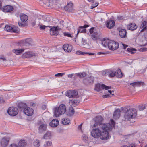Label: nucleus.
Wrapping results in <instances>:
<instances>
[{"mask_svg":"<svg viewBox=\"0 0 147 147\" xmlns=\"http://www.w3.org/2000/svg\"><path fill=\"white\" fill-rule=\"evenodd\" d=\"M100 127L103 130L102 132H101L100 138L105 140L109 139L110 137L109 132L112 129V126L109 123H106L100 125Z\"/></svg>","mask_w":147,"mask_h":147,"instance_id":"1","label":"nucleus"},{"mask_svg":"<svg viewBox=\"0 0 147 147\" xmlns=\"http://www.w3.org/2000/svg\"><path fill=\"white\" fill-rule=\"evenodd\" d=\"M123 110L124 113L125 121H129L131 119L134 118L137 115V112L135 109H130L129 107H125L123 108Z\"/></svg>","mask_w":147,"mask_h":147,"instance_id":"2","label":"nucleus"},{"mask_svg":"<svg viewBox=\"0 0 147 147\" xmlns=\"http://www.w3.org/2000/svg\"><path fill=\"white\" fill-rule=\"evenodd\" d=\"M64 21H61L59 23V24L60 25L59 26H57L56 27H52L50 26L49 25L48 26H49V30L50 31V34L51 35H57L59 34V31L61 30V28H63L64 26L63 23Z\"/></svg>","mask_w":147,"mask_h":147,"instance_id":"3","label":"nucleus"},{"mask_svg":"<svg viewBox=\"0 0 147 147\" xmlns=\"http://www.w3.org/2000/svg\"><path fill=\"white\" fill-rule=\"evenodd\" d=\"M66 107L63 104H61L58 107L55 108L54 109V114L56 117H58L60 115L64 114L65 112Z\"/></svg>","mask_w":147,"mask_h":147,"instance_id":"4","label":"nucleus"},{"mask_svg":"<svg viewBox=\"0 0 147 147\" xmlns=\"http://www.w3.org/2000/svg\"><path fill=\"white\" fill-rule=\"evenodd\" d=\"M119 47V43L113 40H110L108 44V47L109 49L114 50L117 49Z\"/></svg>","mask_w":147,"mask_h":147,"instance_id":"5","label":"nucleus"},{"mask_svg":"<svg viewBox=\"0 0 147 147\" xmlns=\"http://www.w3.org/2000/svg\"><path fill=\"white\" fill-rule=\"evenodd\" d=\"M49 5L53 8L56 9H61L62 8L59 1L57 0H50L49 2Z\"/></svg>","mask_w":147,"mask_h":147,"instance_id":"6","label":"nucleus"},{"mask_svg":"<svg viewBox=\"0 0 147 147\" xmlns=\"http://www.w3.org/2000/svg\"><path fill=\"white\" fill-rule=\"evenodd\" d=\"M111 87H109L102 84L100 85L99 83H98L95 85L94 89L97 92H100L101 90L102 89H105L107 90L110 89Z\"/></svg>","mask_w":147,"mask_h":147,"instance_id":"7","label":"nucleus"},{"mask_svg":"<svg viewBox=\"0 0 147 147\" xmlns=\"http://www.w3.org/2000/svg\"><path fill=\"white\" fill-rule=\"evenodd\" d=\"M10 140V138L8 137H5L2 138L0 141V144L2 147H6Z\"/></svg>","mask_w":147,"mask_h":147,"instance_id":"8","label":"nucleus"},{"mask_svg":"<svg viewBox=\"0 0 147 147\" xmlns=\"http://www.w3.org/2000/svg\"><path fill=\"white\" fill-rule=\"evenodd\" d=\"M18 112L17 108L13 107L9 108L7 111L8 114L12 116H15L18 113Z\"/></svg>","mask_w":147,"mask_h":147,"instance_id":"9","label":"nucleus"},{"mask_svg":"<svg viewBox=\"0 0 147 147\" xmlns=\"http://www.w3.org/2000/svg\"><path fill=\"white\" fill-rule=\"evenodd\" d=\"M101 131L98 128L93 129L91 132L92 136L96 138L100 137Z\"/></svg>","mask_w":147,"mask_h":147,"instance_id":"10","label":"nucleus"},{"mask_svg":"<svg viewBox=\"0 0 147 147\" xmlns=\"http://www.w3.org/2000/svg\"><path fill=\"white\" fill-rule=\"evenodd\" d=\"M78 92L74 90H71L67 91L66 94V95L69 98H75L77 97Z\"/></svg>","mask_w":147,"mask_h":147,"instance_id":"11","label":"nucleus"},{"mask_svg":"<svg viewBox=\"0 0 147 147\" xmlns=\"http://www.w3.org/2000/svg\"><path fill=\"white\" fill-rule=\"evenodd\" d=\"M102 120L103 118L101 116H96L94 119V120L95 122V124L94 125V127H95L96 125L97 126L98 125L100 127V125L103 124H101V123Z\"/></svg>","mask_w":147,"mask_h":147,"instance_id":"12","label":"nucleus"},{"mask_svg":"<svg viewBox=\"0 0 147 147\" xmlns=\"http://www.w3.org/2000/svg\"><path fill=\"white\" fill-rule=\"evenodd\" d=\"M64 8L65 11L69 12H73L74 11L73 4L71 2L68 3L66 6L64 7Z\"/></svg>","mask_w":147,"mask_h":147,"instance_id":"13","label":"nucleus"},{"mask_svg":"<svg viewBox=\"0 0 147 147\" xmlns=\"http://www.w3.org/2000/svg\"><path fill=\"white\" fill-rule=\"evenodd\" d=\"M36 55V54L32 52H25L23 54L22 56V57L23 59L26 58H29L35 56Z\"/></svg>","mask_w":147,"mask_h":147,"instance_id":"14","label":"nucleus"},{"mask_svg":"<svg viewBox=\"0 0 147 147\" xmlns=\"http://www.w3.org/2000/svg\"><path fill=\"white\" fill-rule=\"evenodd\" d=\"M24 112L26 115L30 116L33 115L34 113V111L32 108L27 107L24 109Z\"/></svg>","mask_w":147,"mask_h":147,"instance_id":"15","label":"nucleus"},{"mask_svg":"<svg viewBox=\"0 0 147 147\" xmlns=\"http://www.w3.org/2000/svg\"><path fill=\"white\" fill-rule=\"evenodd\" d=\"M13 7L10 5H7L3 7L2 11L6 13L10 12L13 10Z\"/></svg>","mask_w":147,"mask_h":147,"instance_id":"16","label":"nucleus"},{"mask_svg":"<svg viewBox=\"0 0 147 147\" xmlns=\"http://www.w3.org/2000/svg\"><path fill=\"white\" fill-rule=\"evenodd\" d=\"M115 24V22L112 20L107 21L105 23L106 26L109 29L113 28Z\"/></svg>","mask_w":147,"mask_h":147,"instance_id":"17","label":"nucleus"},{"mask_svg":"<svg viewBox=\"0 0 147 147\" xmlns=\"http://www.w3.org/2000/svg\"><path fill=\"white\" fill-rule=\"evenodd\" d=\"M47 129V125L45 124H42L40 125L39 126L38 130V132L40 133H42L45 131Z\"/></svg>","mask_w":147,"mask_h":147,"instance_id":"18","label":"nucleus"},{"mask_svg":"<svg viewBox=\"0 0 147 147\" xmlns=\"http://www.w3.org/2000/svg\"><path fill=\"white\" fill-rule=\"evenodd\" d=\"M63 48L65 52H69L72 50V47L70 45L65 44L63 46Z\"/></svg>","mask_w":147,"mask_h":147,"instance_id":"19","label":"nucleus"},{"mask_svg":"<svg viewBox=\"0 0 147 147\" xmlns=\"http://www.w3.org/2000/svg\"><path fill=\"white\" fill-rule=\"evenodd\" d=\"M59 124V121L57 119L53 120L50 123V125L52 127H55L58 126Z\"/></svg>","mask_w":147,"mask_h":147,"instance_id":"20","label":"nucleus"},{"mask_svg":"<svg viewBox=\"0 0 147 147\" xmlns=\"http://www.w3.org/2000/svg\"><path fill=\"white\" fill-rule=\"evenodd\" d=\"M121 111L120 109H117L114 112L113 115L114 118L115 119H119L120 116Z\"/></svg>","mask_w":147,"mask_h":147,"instance_id":"21","label":"nucleus"},{"mask_svg":"<svg viewBox=\"0 0 147 147\" xmlns=\"http://www.w3.org/2000/svg\"><path fill=\"white\" fill-rule=\"evenodd\" d=\"M27 145V142L23 139L19 141L18 144L19 147H25Z\"/></svg>","mask_w":147,"mask_h":147,"instance_id":"22","label":"nucleus"},{"mask_svg":"<svg viewBox=\"0 0 147 147\" xmlns=\"http://www.w3.org/2000/svg\"><path fill=\"white\" fill-rule=\"evenodd\" d=\"M127 32L126 30L124 29H121L119 32V34L122 38H125L126 37Z\"/></svg>","mask_w":147,"mask_h":147,"instance_id":"23","label":"nucleus"},{"mask_svg":"<svg viewBox=\"0 0 147 147\" xmlns=\"http://www.w3.org/2000/svg\"><path fill=\"white\" fill-rule=\"evenodd\" d=\"M26 48H23V49H13L12 50L13 52L14 53L17 55H20L22 52L24 51V50Z\"/></svg>","mask_w":147,"mask_h":147,"instance_id":"24","label":"nucleus"},{"mask_svg":"<svg viewBox=\"0 0 147 147\" xmlns=\"http://www.w3.org/2000/svg\"><path fill=\"white\" fill-rule=\"evenodd\" d=\"M62 123L65 125H69L70 123V120L68 118H64L61 120Z\"/></svg>","mask_w":147,"mask_h":147,"instance_id":"25","label":"nucleus"},{"mask_svg":"<svg viewBox=\"0 0 147 147\" xmlns=\"http://www.w3.org/2000/svg\"><path fill=\"white\" fill-rule=\"evenodd\" d=\"M116 75L115 71L112 70H107V75L110 78H112L115 76Z\"/></svg>","mask_w":147,"mask_h":147,"instance_id":"26","label":"nucleus"},{"mask_svg":"<svg viewBox=\"0 0 147 147\" xmlns=\"http://www.w3.org/2000/svg\"><path fill=\"white\" fill-rule=\"evenodd\" d=\"M128 27L129 30H134L136 29L137 26L134 23H131L128 26Z\"/></svg>","mask_w":147,"mask_h":147,"instance_id":"27","label":"nucleus"},{"mask_svg":"<svg viewBox=\"0 0 147 147\" xmlns=\"http://www.w3.org/2000/svg\"><path fill=\"white\" fill-rule=\"evenodd\" d=\"M20 18L21 21L24 22H26L28 19V16L24 14H21L20 16Z\"/></svg>","mask_w":147,"mask_h":147,"instance_id":"28","label":"nucleus"},{"mask_svg":"<svg viewBox=\"0 0 147 147\" xmlns=\"http://www.w3.org/2000/svg\"><path fill=\"white\" fill-rule=\"evenodd\" d=\"M91 37L92 39L94 40H97L99 37V34L97 32H94L93 34H91Z\"/></svg>","mask_w":147,"mask_h":147,"instance_id":"29","label":"nucleus"},{"mask_svg":"<svg viewBox=\"0 0 147 147\" xmlns=\"http://www.w3.org/2000/svg\"><path fill=\"white\" fill-rule=\"evenodd\" d=\"M146 34H147V28L146 27H145L141 30L139 33V35L143 36Z\"/></svg>","mask_w":147,"mask_h":147,"instance_id":"30","label":"nucleus"},{"mask_svg":"<svg viewBox=\"0 0 147 147\" xmlns=\"http://www.w3.org/2000/svg\"><path fill=\"white\" fill-rule=\"evenodd\" d=\"M51 136V132L50 131H47L43 136V138H42L44 139H50Z\"/></svg>","mask_w":147,"mask_h":147,"instance_id":"31","label":"nucleus"},{"mask_svg":"<svg viewBox=\"0 0 147 147\" xmlns=\"http://www.w3.org/2000/svg\"><path fill=\"white\" fill-rule=\"evenodd\" d=\"M82 26H80L79 27V28L77 31V35L79 33H85L86 32V28H83Z\"/></svg>","mask_w":147,"mask_h":147,"instance_id":"32","label":"nucleus"},{"mask_svg":"<svg viewBox=\"0 0 147 147\" xmlns=\"http://www.w3.org/2000/svg\"><path fill=\"white\" fill-rule=\"evenodd\" d=\"M79 101L75 99H73L70 100L69 101V104L71 106H75L79 102Z\"/></svg>","mask_w":147,"mask_h":147,"instance_id":"33","label":"nucleus"},{"mask_svg":"<svg viewBox=\"0 0 147 147\" xmlns=\"http://www.w3.org/2000/svg\"><path fill=\"white\" fill-rule=\"evenodd\" d=\"M44 147H52V143L51 141H46L43 144Z\"/></svg>","mask_w":147,"mask_h":147,"instance_id":"34","label":"nucleus"},{"mask_svg":"<svg viewBox=\"0 0 147 147\" xmlns=\"http://www.w3.org/2000/svg\"><path fill=\"white\" fill-rule=\"evenodd\" d=\"M116 76L117 77L121 78L122 76V74L121 70L120 69H118L115 71Z\"/></svg>","mask_w":147,"mask_h":147,"instance_id":"35","label":"nucleus"},{"mask_svg":"<svg viewBox=\"0 0 147 147\" xmlns=\"http://www.w3.org/2000/svg\"><path fill=\"white\" fill-rule=\"evenodd\" d=\"M109 41L108 39H104L102 41V44L105 47H106L107 46L108 47V44Z\"/></svg>","mask_w":147,"mask_h":147,"instance_id":"36","label":"nucleus"},{"mask_svg":"<svg viewBox=\"0 0 147 147\" xmlns=\"http://www.w3.org/2000/svg\"><path fill=\"white\" fill-rule=\"evenodd\" d=\"M40 145V143L39 140L36 139L33 142L34 147H39Z\"/></svg>","mask_w":147,"mask_h":147,"instance_id":"37","label":"nucleus"},{"mask_svg":"<svg viewBox=\"0 0 147 147\" xmlns=\"http://www.w3.org/2000/svg\"><path fill=\"white\" fill-rule=\"evenodd\" d=\"M27 105L25 103L22 102H20L19 103L18 105V107L20 109H24L26 107Z\"/></svg>","mask_w":147,"mask_h":147,"instance_id":"38","label":"nucleus"},{"mask_svg":"<svg viewBox=\"0 0 147 147\" xmlns=\"http://www.w3.org/2000/svg\"><path fill=\"white\" fill-rule=\"evenodd\" d=\"M12 26L7 25L5 26V27L4 28V29L7 31H9L12 32Z\"/></svg>","mask_w":147,"mask_h":147,"instance_id":"39","label":"nucleus"},{"mask_svg":"<svg viewBox=\"0 0 147 147\" xmlns=\"http://www.w3.org/2000/svg\"><path fill=\"white\" fill-rule=\"evenodd\" d=\"M77 76L79 77L80 78H81L85 77L86 76V73L84 72L82 73H78L76 74Z\"/></svg>","mask_w":147,"mask_h":147,"instance_id":"40","label":"nucleus"},{"mask_svg":"<svg viewBox=\"0 0 147 147\" xmlns=\"http://www.w3.org/2000/svg\"><path fill=\"white\" fill-rule=\"evenodd\" d=\"M141 83H143V82H137L134 83H131L130 85H132L133 86H140Z\"/></svg>","mask_w":147,"mask_h":147,"instance_id":"41","label":"nucleus"},{"mask_svg":"<svg viewBox=\"0 0 147 147\" xmlns=\"http://www.w3.org/2000/svg\"><path fill=\"white\" fill-rule=\"evenodd\" d=\"M11 29L12 30V32L18 33L19 31V29L18 27L15 26H13V27L12 26Z\"/></svg>","mask_w":147,"mask_h":147,"instance_id":"42","label":"nucleus"},{"mask_svg":"<svg viewBox=\"0 0 147 147\" xmlns=\"http://www.w3.org/2000/svg\"><path fill=\"white\" fill-rule=\"evenodd\" d=\"M86 80H87L89 83H92L94 81L93 77L91 76L87 78Z\"/></svg>","mask_w":147,"mask_h":147,"instance_id":"43","label":"nucleus"},{"mask_svg":"<svg viewBox=\"0 0 147 147\" xmlns=\"http://www.w3.org/2000/svg\"><path fill=\"white\" fill-rule=\"evenodd\" d=\"M128 52H131V54H134L135 53L134 51H136V50L134 49L128 48L127 49Z\"/></svg>","mask_w":147,"mask_h":147,"instance_id":"44","label":"nucleus"},{"mask_svg":"<svg viewBox=\"0 0 147 147\" xmlns=\"http://www.w3.org/2000/svg\"><path fill=\"white\" fill-rule=\"evenodd\" d=\"M69 112L70 115L71 116L74 114V111L72 107H71L69 108Z\"/></svg>","mask_w":147,"mask_h":147,"instance_id":"45","label":"nucleus"},{"mask_svg":"<svg viewBox=\"0 0 147 147\" xmlns=\"http://www.w3.org/2000/svg\"><path fill=\"white\" fill-rule=\"evenodd\" d=\"M63 35L66 37L72 38L71 35L69 32H64L63 33Z\"/></svg>","mask_w":147,"mask_h":147,"instance_id":"46","label":"nucleus"},{"mask_svg":"<svg viewBox=\"0 0 147 147\" xmlns=\"http://www.w3.org/2000/svg\"><path fill=\"white\" fill-rule=\"evenodd\" d=\"M24 44L26 46H29L30 44L31 43L30 42V40L29 39H26L25 42L24 43Z\"/></svg>","mask_w":147,"mask_h":147,"instance_id":"47","label":"nucleus"},{"mask_svg":"<svg viewBox=\"0 0 147 147\" xmlns=\"http://www.w3.org/2000/svg\"><path fill=\"white\" fill-rule=\"evenodd\" d=\"M5 103V99L2 95L0 96V103Z\"/></svg>","mask_w":147,"mask_h":147,"instance_id":"48","label":"nucleus"},{"mask_svg":"<svg viewBox=\"0 0 147 147\" xmlns=\"http://www.w3.org/2000/svg\"><path fill=\"white\" fill-rule=\"evenodd\" d=\"M96 31H95L94 27H92L89 30V32L90 33L92 34H93L94 32H96Z\"/></svg>","mask_w":147,"mask_h":147,"instance_id":"49","label":"nucleus"},{"mask_svg":"<svg viewBox=\"0 0 147 147\" xmlns=\"http://www.w3.org/2000/svg\"><path fill=\"white\" fill-rule=\"evenodd\" d=\"M138 107H139V109L140 110V111L143 110L145 109V105L144 104L140 105Z\"/></svg>","mask_w":147,"mask_h":147,"instance_id":"50","label":"nucleus"},{"mask_svg":"<svg viewBox=\"0 0 147 147\" xmlns=\"http://www.w3.org/2000/svg\"><path fill=\"white\" fill-rule=\"evenodd\" d=\"M9 147H19L18 145L15 143H12L9 145Z\"/></svg>","mask_w":147,"mask_h":147,"instance_id":"51","label":"nucleus"},{"mask_svg":"<svg viewBox=\"0 0 147 147\" xmlns=\"http://www.w3.org/2000/svg\"><path fill=\"white\" fill-rule=\"evenodd\" d=\"M1 60L3 61L6 60L5 57L3 55L0 56V61Z\"/></svg>","mask_w":147,"mask_h":147,"instance_id":"52","label":"nucleus"},{"mask_svg":"<svg viewBox=\"0 0 147 147\" xmlns=\"http://www.w3.org/2000/svg\"><path fill=\"white\" fill-rule=\"evenodd\" d=\"M82 139L84 141L87 142L88 140V137L85 135H83L82 136Z\"/></svg>","mask_w":147,"mask_h":147,"instance_id":"53","label":"nucleus"},{"mask_svg":"<svg viewBox=\"0 0 147 147\" xmlns=\"http://www.w3.org/2000/svg\"><path fill=\"white\" fill-rule=\"evenodd\" d=\"M40 29L41 30H44L45 28H49V26H45V25H39Z\"/></svg>","mask_w":147,"mask_h":147,"instance_id":"54","label":"nucleus"},{"mask_svg":"<svg viewBox=\"0 0 147 147\" xmlns=\"http://www.w3.org/2000/svg\"><path fill=\"white\" fill-rule=\"evenodd\" d=\"M65 74L64 73H58V74H55V77L57 76H60L62 77L63 76V75H64Z\"/></svg>","mask_w":147,"mask_h":147,"instance_id":"55","label":"nucleus"},{"mask_svg":"<svg viewBox=\"0 0 147 147\" xmlns=\"http://www.w3.org/2000/svg\"><path fill=\"white\" fill-rule=\"evenodd\" d=\"M89 54V55H93L94 54V53H88L87 52H82V53L81 55H84V54Z\"/></svg>","mask_w":147,"mask_h":147,"instance_id":"56","label":"nucleus"},{"mask_svg":"<svg viewBox=\"0 0 147 147\" xmlns=\"http://www.w3.org/2000/svg\"><path fill=\"white\" fill-rule=\"evenodd\" d=\"M98 3H95V4L94 5L92 4V5L91 7V9H92L96 7V6H97L98 5Z\"/></svg>","mask_w":147,"mask_h":147,"instance_id":"57","label":"nucleus"},{"mask_svg":"<svg viewBox=\"0 0 147 147\" xmlns=\"http://www.w3.org/2000/svg\"><path fill=\"white\" fill-rule=\"evenodd\" d=\"M30 105L31 107H34L36 106V104L34 102H32L30 103Z\"/></svg>","mask_w":147,"mask_h":147,"instance_id":"58","label":"nucleus"},{"mask_svg":"<svg viewBox=\"0 0 147 147\" xmlns=\"http://www.w3.org/2000/svg\"><path fill=\"white\" fill-rule=\"evenodd\" d=\"M117 19L119 20H122L123 19V17L122 16H117Z\"/></svg>","mask_w":147,"mask_h":147,"instance_id":"59","label":"nucleus"},{"mask_svg":"<svg viewBox=\"0 0 147 147\" xmlns=\"http://www.w3.org/2000/svg\"><path fill=\"white\" fill-rule=\"evenodd\" d=\"M102 73V75H103V76H105L106 75H107V70L105 71H103Z\"/></svg>","mask_w":147,"mask_h":147,"instance_id":"60","label":"nucleus"},{"mask_svg":"<svg viewBox=\"0 0 147 147\" xmlns=\"http://www.w3.org/2000/svg\"><path fill=\"white\" fill-rule=\"evenodd\" d=\"M18 23L19 26H21V27H24L25 26V24H23L22 23L18 22Z\"/></svg>","mask_w":147,"mask_h":147,"instance_id":"61","label":"nucleus"},{"mask_svg":"<svg viewBox=\"0 0 147 147\" xmlns=\"http://www.w3.org/2000/svg\"><path fill=\"white\" fill-rule=\"evenodd\" d=\"M74 74H69L68 75V77L69 78H72V77L73 76H74Z\"/></svg>","mask_w":147,"mask_h":147,"instance_id":"62","label":"nucleus"},{"mask_svg":"<svg viewBox=\"0 0 147 147\" xmlns=\"http://www.w3.org/2000/svg\"><path fill=\"white\" fill-rule=\"evenodd\" d=\"M82 51H78L76 52V54L78 55H81Z\"/></svg>","mask_w":147,"mask_h":147,"instance_id":"63","label":"nucleus"},{"mask_svg":"<svg viewBox=\"0 0 147 147\" xmlns=\"http://www.w3.org/2000/svg\"><path fill=\"white\" fill-rule=\"evenodd\" d=\"M111 122L112 125L113 126H114L115 125V123L114 121H113V119H112L111 120Z\"/></svg>","mask_w":147,"mask_h":147,"instance_id":"64","label":"nucleus"}]
</instances>
